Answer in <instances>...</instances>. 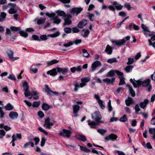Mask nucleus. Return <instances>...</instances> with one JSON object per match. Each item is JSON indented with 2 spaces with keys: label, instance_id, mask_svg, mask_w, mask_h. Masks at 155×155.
<instances>
[{
  "label": "nucleus",
  "instance_id": "1",
  "mask_svg": "<svg viewBox=\"0 0 155 155\" xmlns=\"http://www.w3.org/2000/svg\"><path fill=\"white\" fill-rule=\"evenodd\" d=\"M130 81L134 87H138L141 85L143 87H147V90L149 92H150L151 90L152 86L150 84V79H147L142 81L140 80L136 81L134 79L131 78Z\"/></svg>",
  "mask_w": 155,
  "mask_h": 155
},
{
  "label": "nucleus",
  "instance_id": "2",
  "mask_svg": "<svg viewBox=\"0 0 155 155\" xmlns=\"http://www.w3.org/2000/svg\"><path fill=\"white\" fill-rule=\"evenodd\" d=\"M116 71H115L113 70H111L107 72L106 76L107 77H113V78L111 79L108 78L103 79L102 80L103 81L107 84H113V83L114 82L115 80V78L114 77V76L115 75Z\"/></svg>",
  "mask_w": 155,
  "mask_h": 155
},
{
  "label": "nucleus",
  "instance_id": "3",
  "mask_svg": "<svg viewBox=\"0 0 155 155\" xmlns=\"http://www.w3.org/2000/svg\"><path fill=\"white\" fill-rule=\"evenodd\" d=\"M141 27L145 35L149 36H153L151 38V40L152 41L155 40V35H154L155 33L154 32H151L150 31L149 28L143 24H141Z\"/></svg>",
  "mask_w": 155,
  "mask_h": 155
},
{
  "label": "nucleus",
  "instance_id": "4",
  "mask_svg": "<svg viewBox=\"0 0 155 155\" xmlns=\"http://www.w3.org/2000/svg\"><path fill=\"white\" fill-rule=\"evenodd\" d=\"M46 15L48 16L50 20L53 23L55 24H58L61 21V20L58 18V16L56 15L54 13H49L47 12L45 13Z\"/></svg>",
  "mask_w": 155,
  "mask_h": 155
},
{
  "label": "nucleus",
  "instance_id": "5",
  "mask_svg": "<svg viewBox=\"0 0 155 155\" xmlns=\"http://www.w3.org/2000/svg\"><path fill=\"white\" fill-rule=\"evenodd\" d=\"M8 6L10 7V8L8 10V12L10 14H13L16 13L17 10L16 9V5L15 4L11 3H9L7 5H4L2 7L3 10H5L7 9Z\"/></svg>",
  "mask_w": 155,
  "mask_h": 155
},
{
  "label": "nucleus",
  "instance_id": "6",
  "mask_svg": "<svg viewBox=\"0 0 155 155\" xmlns=\"http://www.w3.org/2000/svg\"><path fill=\"white\" fill-rule=\"evenodd\" d=\"M111 3L113 5H110L107 7L110 10L115 12L116 9L118 10H120L122 9L123 6L117 2L114 1L112 2Z\"/></svg>",
  "mask_w": 155,
  "mask_h": 155
},
{
  "label": "nucleus",
  "instance_id": "7",
  "mask_svg": "<svg viewBox=\"0 0 155 155\" xmlns=\"http://www.w3.org/2000/svg\"><path fill=\"white\" fill-rule=\"evenodd\" d=\"M24 90L25 91V95L26 97L30 96H33L32 94H31L30 91H29V86L27 82H25L23 84Z\"/></svg>",
  "mask_w": 155,
  "mask_h": 155
},
{
  "label": "nucleus",
  "instance_id": "8",
  "mask_svg": "<svg viewBox=\"0 0 155 155\" xmlns=\"http://www.w3.org/2000/svg\"><path fill=\"white\" fill-rule=\"evenodd\" d=\"M71 134V131L64 129L62 131L60 130L59 133L60 136L67 138L70 137Z\"/></svg>",
  "mask_w": 155,
  "mask_h": 155
},
{
  "label": "nucleus",
  "instance_id": "9",
  "mask_svg": "<svg viewBox=\"0 0 155 155\" xmlns=\"http://www.w3.org/2000/svg\"><path fill=\"white\" fill-rule=\"evenodd\" d=\"M116 73L119 76V78L120 79V81L119 85H121L125 84V78L123 77V73L118 70L116 71Z\"/></svg>",
  "mask_w": 155,
  "mask_h": 155
},
{
  "label": "nucleus",
  "instance_id": "10",
  "mask_svg": "<svg viewBox=\"0 0 155 155\" xmlns=\"http://www.w3.org/2000/svg\"><path fill=\"white\" fill-rule=\"evenodd\" d=\"M53 124L54 123L50 121V119L48 117L45 120L43 126L46 129H50Z\"/></svg>",
  "mask_w": 155,
  "mask_h": 155
},
{
  "label": "nucleus",
  "instance_id": "11",
  "mask_svg": "<svg viewBox=\"0 0 155 155\" xmlns=\"http://www.w3.org/2000/svg\"><path fill=\"white\" fill-rule=\"evenodd\" d=\"M92 117L93 119L94 120L96 123L99 122V120L101 119V116L99 111L95 112L94 114L92 115Z\"/></svg>",
  "mask_w": 155,
  "mask_h": 155
},
{
  "label": "nucleus",
  "instance_id": "12",
  "mask_svg": "<svg viewBox=\"0 0 155 155\" xmlns=\"http://www.w3.org/2000/svg\"><path fill=\"white\" fill-rule=\"evenodd\" d=\"M72 18L71 15H67L64 18V23L63 24L64 25H69L71 24L72 22L71 19Z\"/></svg>",
  "mask_w": 155,
  "mask_h": 155
},
{
  "label": "nucleus",
  "instance_id": "13",
  "mask_svg": "<svg viewBox=\"0 0 155 155\" xmlns=\"http://www.w3.org/2000/svg\"><path fill=\"white\" fill-rule=\"evenodd\" d=\"M82 8L81 7H74L72 8L71 11V13L73 15H77L81 12L82 11Z\"/></svg>",
  "mask_w": 155,
  "mask_h": 155
},
{
  "label": "nucleus",
  "instance_id": "14",
  "mask_svg": "<svg viewBox=\"0 0 155 155\" xmlns=\"http://www.w3.org/2000/svg\"><path fill=\"white\" fill-rule=\"evenodd\" d=\"M94 97L97 100V102L101 108L102 109H104L105 108V106L103 104V101L100 99L99 96L95 94Z\"/></svg>",
  "mask_w": 155,
  "mask_h": 155
},
{
  "label": "nucleus",
  "instance_id": "15",
  "mask_svg": "<svg viewBox=\"0 0 155 155\" xmlns=\"http://www.w3.org/2000/svg\"><path fill=\"white\" fill-rule=\"evenodd\" d=\"M94 97L97 100V102L101 108L102 109H104L105 108V106L103 104V101L100 99L99 96L95 94Z\"/></svg>",
  "mask_w": 155,
  "mask_h": 155
},
{
  "label": "nucleus",
  "instance_id": "16",
  "mask_svg": "<svg viewBox=\"0 0 155 155\" xmlns=\"http://www.w3.org/2000/svg\"><path fill=\"white\" fill-rule=\"evenodd\" d=\"M113 43H114L115 45L118 46H120L123 45L126 43V41L124 39H120L117 41L112 40L111 41Z\"/></svg>",
  "mask_w": 155,
  "mask_h": 155
},
{
  "label": "nucleus",
  "instance_id": "17",
  "mask_svg": "<svg viewBox=\"0 0 155 155\" xmlns=\"http://www.w3.org/2000/svg\"><path fill=\"white\" fill-rule=\"evenodd\" d=\"M45 87V91L47 93V94L49 95H53L58 94L57 92L51 90L48 85L46 84Z\"/></svg>",
  "mask_w": 155,
  "mask_h": 155
},
{
  "label": "nucleus",
  "instance_id": "18",
  "mask_svg": "<svg viewBox=\"0 0 155 155\" xmlns=\"http://www.w3.org/2000/svg\"><path fill=\"white\" fill-rule=\"evenodd\" d=\"M117 138V136L116 135L114 134H112L106 136L104 138V139L106 141L110 140L115 141Z\"/></svg>",
  "mask_w": 155,
  "mask_h": 155
},
{
  "label": "nucleus",
  "instance_id": "19",
  "mask_svg": "<svg viewBox=\"0 0 155 155\" xmlns=\"http://www.w3.org/2000/svg\"><path fill=\"white\" fill-rule=\"evenodd\" d=\"M88 122V124L90 126L91 128H95L96 127V126L98 125V124L100 123H104V122L100 120H99L98 122H97L96 123L95 122H94L93 121H91L90 120H88L87 121Z\"/></svg>",
  "mask_w": 155,
  "mask_h": 155
},
{
  "label": "nucleus",
  "instance_id": "20",
  "mask_svg": "<svg viewBox=\"0 0 155 155\" xmlns=\"http://www.w3.org/2000/svg\"><path fill=\"white\" fill-rule=\"evenodd\" d=\"M58 67L54 68L52 70L48 71L47 72V74L52 76H55L57 74Z\"/></svg>",
  "mask_w": 155,
  "mask_h": 155
},
{
  "label": "nucleus",
  "instance_id": "21",
  "mask_svg": "<svg viewBox=\"0 0 155 155\" xmlns=\"http://www.w3.org/2000/svg\"><path fill=\"white\" fill-rule=\"evenodd\" d=\"M7 53L9 58L12 61H15L19 58L18 57L15 58L13 57V52L11 50H8L7 51Z\"/></svg>",
  "mask_w": 155,
  "mask_h": 155
},
{
  "label": "nucleus",
  "instance_id": "22",
  "mask_svg": "<svg viewBox=\"0 0 155 155\" xmlns=\"http://www.w3.org/2000/svg\"><path fill=\"white\" fill-rule=\"evenodd\" d=\"M101 63L100 62L98 61H96L94 62L92 64L91 66V71H94L96 68L101 65Z\"/></svg>",
  "mask_w": 155,
  "mask_h": 155
},
{
  "label": "nucleus",
  "instance_id": "23",
  "mask_svg": "<svg viewBox=\"0 0 155 155\" xmlns=\"http://www.w3.org/2000/svg\"><path fill=\"white\" fill-rule=\"evenodd\" d=\"M9 116L12 119L14 120L17 118L18 115L17 112L12 111L9 114Z\"/></svg>",
  "mask_w": 155,
  "mask_h": 155
},
{
  "label": "nucleus",
  "instance_id": "24",
  "mask_svg": "<svg viewBox=\"0 0 155 155\" xmlns=\"http://www.w3.org/2000/svg\"><path fill=\"white\" fill-rule=\"evenodd\" d=\"M87 24L86 20L83 19L80 22L78 25V26L80 28H82L84 26L86 25Z\"/></svg>",
  "mask_w": 155,
  "mask_h": 155
},
{
  "label": "nucleus",
  "instance_id": "25",
  "mask_svg": "<svg viewBox=\"0 0 155 155\" xmlns=\"http://www.w3.org/2000/svg\"><path fill=\"white\" fill-rule=\"evenodd\" d=\"M75 137L77 140H81L83 142L87 140L86 137L82 134L77 135Z\"/></svg>",
  "mask_w": 155,
  "mask_h": 155
},
{
  "label": "nucleus",
  "instance_id": "26",
  "mask_svg": "<svg viewBox=\"0 0 155 155\" xmlns=\"http://www.w3.org/2000/svg\"><path fill=\"white\" fill-rule=\"evenodd\" d=\"M125 102L127 106H129L130 104H133L134 102V101L131 97H129L125 100Z\"/></svg>",
  "mask_w": 155,
  "mask_h": 155
},
{
  "label": "nucleus",
  "instance_id": "27",
  "mask_svg": "<svg viewBox=\"0 0 155 155\" xmlns=\"http://www.w3.org/2000/svg\"><path fill=\"white\" fill-rule=\"evenodd\" d=\"M149 102V101L147 99L144 100L143 102H141L140 104V106L141 108H144L147 106Z\"/></svg>",
  "mask_w": 155,
  "mask_h": 155
},
{
  "label": "nucleus",
  "instance_id": "28",
  "mask_svg": "<svg viewBox=\"0 0 155 155\" xmlns=\"http://www.w3.org/2000/svg\"><path fill=\"white\" fill-rule=\"evenodd\" d=\"M58 72L59 73L61 72L62 74H64L68 72V69L66 68L63 69L62 68L58 67Z\"/></svg>",
  "mask_w": 155,
  "mask_h": 155
},
{
  "label": "nucleus",
  "instance_id": "29",
  "mask_svg": "<svg viewBox=\"0 0 155 155\" xmlns=\"http://www.w3.org/2000/svg\"><path fill=\"white\" fill-rule=\"evenodd\" d=\"M126 86L128 88L130 94H131V95L133 97H134L135 95V93L134 91L133 90L132 87L128 84L126 85Z\"/></svg>",
  "mask_w": 155,
  "mask_h": 155
},
{
  "label": "nucleus",
  "instance_id": "30",
  "mask_svg": "<svg viewBox=\"0 0 155 155\" xmlns=\"http://www.w3.org/2000/svg\"><path fill=\"white\" fill-rule=\"evenodd\" d=\"M134 68L133 65H129L127 66L124 69L125 71L127 73L131 72Z\"/></svg>",
  "mask_w": 155,
  "mask_h": 155
},
{
  "label": "nucleus",
  "instance_id": "31",
  "mask_svg": "<svg viewBox=\"0 0 155 155\" xmlns=\"http://www.w3.org/2000/svg\"><path fill=\"white\" fill-rule=\"evenodd\" d=\"M149 131L150 133L153 135L152 136V139L155 140V128H150Z\"/></svg>",
  "mask_w": 155,
  "mask_h": 155
},
{
  "label": "nucleus",
  "instance_id": "32",
  "mask_svg": "<svg viewBox=\"0 0 155 155\" xmlns=\"http://www.w3.org/2000/svg\"><path fill=\"white\" fill-rule=\"evenodd\" d=\"M58 61L56 59L52 60L50 61L47 62V66H49L58 62Z\"/></svg>",
  "mask_w": 155,
  "mask_h": 155
},
{
  "label": "nucleus",
  "instance_id": "33",
  "mask_svg": "<svg viewBox=\"0 0 155 155\" xmlns=\"http://www.w3.org/2000/svg\"><path fill=\"white\" fill-rule=\"evenodd\" d=\"M56 13L58 16H63L64 18L65 16V13L63 11L58 10L56 11Z\"/></svg>",
  "mask_w": 155,
  "mask_h": 155
},
{
  "label": "nucleus",
  "instance_id": "34",
  "mask_svg": "<svg viewBox=\"0 0 155 155\" xmlns=\"http://www.w3.org/2000/svg\"><path fill=\"white\" fill-rule=\"evenodd\" d=\"M112 48L109 45H108L106 47L105 51L107 52L108 54H111L112 52Z\"/></svg>",
  "mask_w": 155,
  "mask_h": 155
},
{
  "label": "nucleus",
  "instance_id": "35",
  "mask_svg": "<svg viewBox=\"0 0 155 155\" xmlns=\"http://www.w3.org/2000/svg\"><path fill=\"white\" fill-rule=\"evenodd\" d=\"M86 84L84 83H80L79 82H77L74 84L75 87H77L79 88L80 87L82 88L84 86H86Z\"/></svg>",
  "mask_w": 155,
  "mask_h": 155
},
{
  "label": "nucleus",
  "instance_id": "36",
  "mask_svg": "<svg viewBox=\"0 0 155 155\" xmlns=\"http://www.w3.org/2000/svg\"><path fill=\"white\" fill-rule=\"evenodd\" d=\"M90 33V31L88 30H84L82 32L81 35L84 38L87 37Z\"/></svg>",
  "mask_w": 155,
  "mask_h": 155
},
{
  "label": "nucleus",
  "instance_id": "37",
  "mask_svg": "<svg viewBox=\"0 0 155 155\" xmlns=\"http://www.w3.org/2000/svg\"><path fill=\"white\" fill-rule=\"evenodd\" d=\"M80 106L78 104L74 105L73 106V112L74 114L78 113L80 110Z\"/></svg>",
  "mask_w": 155,
  "mask_h": 155
},
{
  "label": "nucleus",
  "instance_id": "38",
  "mask_svg": "<svg viewBox=\"0 0 155 155\" xmlns=\"http://www.w3.org/2000/svg\"><path fill=\"white\" fill-rule=\"evenodd\" d=\"M107 62L110 64H112L114 63H117L118 62V61L116 58H114L108 59Z\"/></svg>",
  "mask_w": 155,
  "mask_h": 155
},
{
  "label": "nucleus",
  "instance_id": "39",
  "mask_svg": "<svg viewBox=\"0 0 155 155\" xmlns=\"http://www.w3.org/2000/svg\"><path fill=\"white\" fill-rule=\"evenodd\" d=\"M82 51L83 54V56L86 58H88L90 57V54L88 53L87 51L84 49H82Z\"/></svg>",
  "mask_w": 155,
  "mask_h": 155
},
{
  "label": "nucleus",
  "instance_id": "40",
  "mask_svg": "<svg viewBox=\"0 0 155 155\" xmlns=\"http://www.w3.org/2000/svg\"><path fill=\"white\" fill-rule=\"evenodd\" d=\"M46 20L45 18H40L37 21V23L38 25L42 24L45 22Z\"/></svg>",
  "mask_w": 155,
  "mask_h": 155
},
{
  "label": "nucleus",
  "instance_id": "41",
  "mask_svg": "<svg viewBox=\"0 0 155 155\" xmlns=\"http://www.w3.org/2000/svg\"><path fill=\"white\" fill-rule=\"evenodd\" d=\"M30 145L33 147L34 146V143L31 142H28L24 144V147L25 148H26Z\"/></svg>",
  "mask_w": 155,
  "mask_h": 155
},
{
  "label": "nucleus",
  "instance_id": "42",
  "mask_svg": "<svg viewBox=\"0 0 155 155\" xmlns=\"http://www.w3.org/2000/svg\"><path fill=\"white\" fill-rule=\"evenodd\" d=\"M90 80V78L88 77H85L82 78L81 81L82 83L86 84V83L89 82Z\"/></svg>",
  "mask_w": 155,
  "mask_h": 155
},
{
  "label": "nucleus",
  "instance_id": "43",
  "mask_svg": "<svg viewBox=\"0 0 155 155\" xmlns=\"http://www.w3.org/2000/svg\"><path fill=\"white\" fill-rule=\"evenodd\" d=\"M42 108L45 110H47L50 108L49 105L46 103H43L42 104Z\"/></svg>",
  "mask_w": 155,
  "mask_h": 155
},
{
  "label": "nucleus",
  "instance_id": "44",
  "mask_svg": "<svg viewBox=\"0 0 155 155\" xmlns=\"http://www.w3.org/2000/svg\"><path fill=\"white\" fill-rule=\"evenodd\" d=\"M6 110H12L14 107L10 103H8L5 107Z\"/></svg>",
  "mask_w": 155,
  "mask_h": 155
},
{
  "label": "nucleus",
  "instance_id": "45",
  "mask_svg": "<svg viewBox=\"0 0 155 155\" xmlns=\"http://www.w3.org/2000/svg\"><path fill=\"white\" fill-rule=\"evenodd\" d=\"M19 33L21 36L25 38L27 37L28 36V33L23 31H20Z\"/></svg>",
  "mask_w": 155,
  "mask_h": 155
},
{
  "label": "nucleus",
  "instance_id": "46",
  "mask_svg": "<svg viewBox=\"0 0 155 155\" xmlns=\"http://www.w3.org/2000/svg\"><path fill=\"white\" fill-rule=\"evenodd\" d=\"M40 103L41 101H34L32 105L34 107H38L40 105Z\"/></svg>",
  "mask_w": 155,
  "mask_h": 155
},
{
  "label": "nucleus",
  "instance_id": "47",
  "mask_svg": "<svg viewBox=\"0 0 155 155\" xmlns=\"http://www.w3.org/2000/svg\"><path fill=\"white\" fill-rule=\"evenodd\" d=\"M59 32L58 31L55 32L54 33L52 34H49L48 35V37H50L51 38H55L59 35Z\"/></svg>",
  "mask_w": 155,
  "mask_h": 155
},
{
  "label": "nucleus",
  "instance_id": "48",
  "mask_svg": "<svg viewBox=\"0 0 155 155\" xmlns=\"http://www.w3.org/2000/svg\"><path fill=\"white\" fill-rule=\"evenodd\" d=\"M79 146H80V149L82 151H84L86 153H89V152H90V150L87 149V148L81 146L80 145H79Z\"/></svg>",
  "mask_w": 155,
  "mask_h": 155
},
{
  "label": "nucleus",
  "instance_id": "49",
  "mask_svg": "<svg viewBox=\"0 0 155 155\" xmlns=\"http://www.w3.org/2000/svg\"><path fill=\"white\" fill-rule=\"evenodd\" d=\"M127 120V118L126 115H124L123 116L121 117L120 119V120L121 122H126Z\"/></svg>",
  "mask_w": 155,
  "mask_h": 155
},
{
  "label": "nucleus",
  "instance_id": "50",
  "mask_svg": "<svg viewBox=\"0 0 155 155\" xmlns=\"http://www.w3.org/2000/svg\"><path fill=\"white\" fill-rule=\"evenodd\" d=\"M107 130H106L103 129H98L97 130V131L101 134L103 135L105 133L107 132Z\"/></svg>",
  "mask_w": 155,
  "mask_h": 155
},
{
  "label": "nucleus",
  "instance_id": "51",
  "mask_svg": "<svg viewBox=\"0 0 155 155\" xmlns=\"http://www.w3.org/2000/svg\"><path fill=\"white\" fill-rule=\"evenodd\" d=\"M87 16L89 18L90 20V21H94V19L92 18L94 17V14L92 13H87Z\"/></svg>",
  "mask_w": 155,
  "mask_h": 155
},
{
  "label": "nucleus",
  "instance_id": "52",
  "mask_svg": "<svg viewBox=\"0 0 155 155\" xmlns=\"http://www.w3.org/2000/svg\"><path fill=\"white\" fill-rule=\"evenodd\" d=\"M38 93L37 91H33L32 95L33 96H34L33 97V98L35 100H37L39 98V96L38 95Z\"/></svg>",
  "mask_w": 155,
  "mask_h": 155
},
{
  "label": "nucleus",
  "instance_id": "53",
  "mask_svg": "<svg viewBox=\"0 0 155 155\" xmlns=\"http://www.w3.org/2000/svg\"><path fill=\"white\" fill-rule=\"evenodd\" d=\"M11 29L13 31H17L21 30L19 27H15L14 26H11L10 27Z\"/></svg>",
  "mask_w": 155,
  "mask_h": 155
},
{
  "label": "nucleus",
  "instance_id": "54",
  "mask_svg": "<svg viewBox=\"0 0 155 155\" xmlns=\"http://www.w3.org/2000/svg\"><path fill=\"white\" fill-rule=\"evenodd\" d=\"M134 109H135V113L136 114H137L138 112L140 110V108H139V105L137 104L135 105Z\"/></svg>",
  "mask_w": 155,
  "mask_h": 155
},
{
  "label": "nucleus",
  "instance_id": "55",
  "mask_svg": "<svg viewBox=\"0 0 155 155\" xmlns=\"http://www.w3.org/2000/svg\"><path fill=\"white\" fill-rule=\"evenodd\" d=\"M38 130L41 132L43 133L45 135H47L48 134V133L45 131V130L42 127H39L38 128Z\"/></svg>",
  "mask_w": 155,
  "mask_h": 155
},
{
  "label": "nucleus",
  "instance_id": "56",
  "mask_svg": "<svg viewBox=\"0 0 155 155\" xmlns=\"http://www.w3.org/2000/svg\"><path fill=\"white\" fill-rule=\"evenodd\" d=\"M47 36L46 35H43L40 36V40L41 39L42 41H45L48 39Z\"/></svg>",
  "mask_w": 155,
  "mask_h": 155
},
{
  "label": "nucleus",
  "instance_id": "57",
  "mask_svg": "<svg viewBox=\"0 0 155 155\" xmlns=\"http://www.w3.org/2000/svg\"><path fill=\"white\" fill-rule=\"evenodd\" d=\"M134 61V59L133 58H129L128 59V61L127 63V64L130 65L132 64Z\"/></svg>",
  "mask_w": 155,
  "mask_h": 155
},
{
  "label": "nucleus",
  "instance_id": "58",
  "mask_svg": "<svg viewBox=\"0 0 155 155\" xmlns=\"http://www.w3.org/2000/svg\"><path fill=\"white\" fill-rule=\"evenodd\" d=\"M64 31L66 33H70L71 32V29L70 28H64Z\"/></svg>",
  "mask_w": 155,
  "mask_h": 155
},
{
  "label": "nucleus",
  "instance_id": "59",
  "mask_svg": "<svg viewBox=\"0 0 155 155\" xmlns=\"http://www.w3.org/2000/svg\"><path fill=\"white\" fill-rule=\"evenodd\" d=\"M8 78L10 80L14 81H15L16 80L15 76L13 74H10L8 77Z\"/></svg>",
  "mask_w": 155,
  "mask_h": 155
},
{
  "label": "nucleus",
  "instance_id": "60",
  "mask_svg": "<svg viewBox=\"0 0 155 155\" xmlns=\"http://www.w3.org/2000/svg\"><path fill=\"white\" fill-rule=\"evenodd\" d=\"M124 6L125 8H127L128 10H130L131 8L130 5L128 3H125L124 5Z\"/></svg>",
  "mask_w": 155,
  "mask_h": 155
},
{
  "label": "nucleus",
  "instance_id": "61",
  "mask_svg": "<svg viewBox=\"0 0 155 155\" xmlns=\"http://www.w3.org/2000/svg\"><path fill=\"white\" fill-rule=\"evenodd\" d=\"M32 37L35 40L38 41H41V40L39 38V37L37 35H33L32 36Z\"/></svg>",
  "mask_w": 155,
  "mask_h": 155
},
{
  "label": "nucleus",
  "instance_id": "62",
  "mask_svg": "<svg viewBox=\"0 0 155 155\" xmlns=\"http://www.w3.org/2000/svg\"><path fill=\"white\" fill-rule=\"evenodd\" d=\"M71 41L73 42V44L74 43L76 45H77L81 43V39H76L75 40Z\"/></svg>",
  "mask_w": 155,
  "mask_h": 155
},
{
  "label": "nucleus",
  "instance_id": "63",
  "mask_svg": "<svg viewBox=\"0 0 155 155\" xmlns=\"http://www.w3.org/2000/svg\"><path fill=\"white\" fill-rule=\"evenodd\" d=\"M73 45V42L71 41L68 43L64 44L63 46L65 47H68Z\"/></svg>",
  "mask_w": 155,
  "mask_h": 155
},
{
  "label": "nucleus",
  "instance_id": "64",
  "mask_svg": "<svg viewBox=\"0 0 155 155\" xmlns=\"http://www.w3.org/2000/svg\"><path fill=\"white\" fill-rule=\"evenodd\" d=\"M119 15L122 17H124L126 15V14L125 12L122 11L119 12Z\"/></svg>",
  "mask_w": 155,
  "mask_h": 155
}]
</instances>
